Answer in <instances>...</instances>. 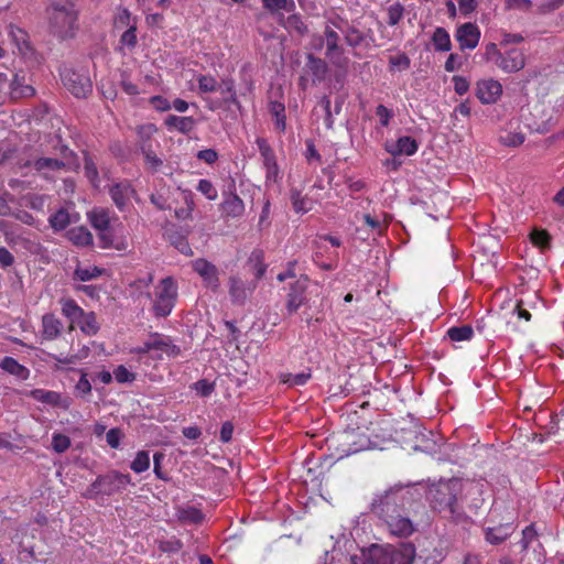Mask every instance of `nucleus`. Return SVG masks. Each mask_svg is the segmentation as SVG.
Returning <instances> with one entry per match:
<instances>
[{
	"label": "nucleus",
	"instance_id": "aec40b11",
	"mask_svg": "<svg viewBox=\"0 0 564 564\" xmlns=\"http://www.w3.org/2000/svg\"><path fill=\"white\" fill-rule=\"evenodd\" d=\"M256 289V283L247 284L237 276L229 279V295L234 304L242 305Z\"/></svg>",
	"mask_w": 564,
	"mask_h": 564
},
{
	"label": "nucleus",
	"instance_id": "37998d69",
	"mask_svg": "<svg viewBox=\"0 0 564 564\" xmlns=\"http://www.w3.org/2000/svg\"><path fill=\"white\" fill-rule=\"evenodd\" d=\"M446 335L452 341H468L474 337V328L470 325L452 326Z\"/></svg>",
	"mask_w": 564,
	"mask_h": 564
},
{
	"label": "nucleus",
	"instance_id": "e2e57ef3",
	"mask_svg": "<svg viewBox=\"0 0 564 564\" xmlns=\"http://www.w3.org/2000/svg\"><path fill=\"white\" fill-rule=\"evenodd\" d=\"M75 391L77 395L82 398H85L86 395H89L91 393V384L87 378L86 372H82V376L75 386Z\"/></svg>",
	"mask_w": 564,
	"mask_h": 564
},
{
	"label": "nucleus",
	"instance_id": "338daca9",
	"mask_svg": "<svg viewBox=\"0 0 564 564\" xmlns=\"http://www.w3.org/2000/svg\"><path fill=\"white\" fill-rule=\"evenodd\" d=\"M150 105L158 111H167L172 108V104L163 96L156 95L149 99Z\"/></svg>",
	"mask_w": 564,
	"mask_h": 564
},
{
	"label": "nucleus",
	"instance_id": "423d86ee",
	"mask_svg": "<svg viewBox=\"0 0 564 564\" xmlns=\"http://www.w3.org/2000/svg\"><path fill=\"white\" fill-rule=\"evenodd\" d=\"M178 288L172 276L162 279L155 286L152 299V312L156 317L169 316L177 301Z\"/></svg>",
	"mask_w": 564,
	"mask_h": 564
},
{
	"label": "nucleus",
	"instance_id": "79ce46f5",
	"mask_svg": "<svg viewBox=\"0 0 564 564\" xmlns=\"http://www.w3.org/2000/svg\"><path fill=\"white\" fill-rule=\"evenodd\" d=\"M48 224L54 231H62L70 224V216L66 208H59L48 217Z\"/></svg>",
	"mask_w": 564,
	"mask_h": 564
},
{
	"label": "nucleus",
	"instance_id": "ea45409f",
	"mask_svg": "<svg viewBox=\"0 0 564 564\" xmlns=\"http://www.w3.org/2000/svg\"><path fill=\"white\" fill-rule=\"evenodd\" d=\"M432 43L434 50L437 52H449L452 50L449 33L442 26H438L434 30L432 35Z\"/></svg>",
	"mask_w": 564,
	"mask_h": 564
},
{
	"label": "nucleus",
	"instance_id": "9b49d317",
	"mask_svg": "<svg viewBox=\"0 0 564 564\" xmlns=\"http://www.w3.org/2000/svg\"><path fill=\"white\" fill-rule=\"evenodd\" d=\"M29 397L37 402L47 404L62 410H69L72 405V399L67 395H63L57 391L45 390V389H33L28 393Z\"/></svg>",
	"mask_w": 564,
	"mask_h": 564
},
{
	"label": "nucleus",
	"instance_id": "864d4df0",
	"mask_svg": "<svg viewBox=\"0 0 564 564\" xmlns=\"http://www.w3.org/2000/svg\"><path fill=\"white\" fill-rule=\"evenodd\" d=\"M70 446V438L62 433H54L52 436V448L62 454L66 452Z\"/></svg>",
	"mask_w": 564,
	"mask_h": 564
},
{
	"label": "nucleus",
	"instance_id": "7ed1b4c3",
	"mask_svg": "<svg viewBox=\"0 0 564 564\" xmlns=\"http://www.w3.org/2000/svg\"><path fill=\"white\" fill-rule=\"evenodd\" d=\"M51 32L66 39L73 36L77 21V12L73 3L67 0L53 1L46 9Z\"/></svg>",
	"mask_w": 564,
	"mask_h": 564
},
{
	"label": "nucleus",
	"instance_id": "f8f14e48",
	"mask_svg": "<svg viewBox=\"0 0 564 564\" xmlns=\"http://www.w3.org/2000/svg\"><path fill=\"white\" fill-rule=\"evenodd\" d=\"M479 28L471 22H466L459 25L455 32V39L459 44L460 51L474 50L477 47L480 40Z\"/></svg>",
	"mask_w": 564,
	"mask_h": 564
},
{
	"label": "nucleus",
	"instance_id": "f3484780",
	"mask_svg": "<svg viewBox=\"0 0 564 564\" xmlns=\"http://www.w3.org/2000/svg\"><path fill=\"white\" fill-rule=\"evenodd\" d=\"M306 75L312 76L314 85L324 82L328 75L329 68L325 59L308 53L304 66Z\"/></svg>",
	"mask_w": 564,
	"mask_h": 564
},
{
	"label": "nucleus",
	"instance_id": "f704fd0d",
	"mask_svg": "<svg viewBox=\"0 0 564 564\" xmlns=\"http://www.w3.org/2000/svg\"><path fill=\"white\" fill-rule=\"evenodd\" d=\"M91 226L99 230L110 228L111 216L109 209L95 208L88 214Z\"/></svg>",
	"mask_w": 564,
	"mask_h": 564
},
{
	"label": "nucleus",
	"instance_id": "f257e3e1",
	"mask_svg": "<svg viewBox=\"0 0 564 564\" xmlns=\"http://www.w3.org/2000/svg\"><path fill=\"white\" fill-rule=\"evenodd\" d=\"M404 487L395 485L373 498L371 511L384 521L391 534L406 538L414 532V525L404 514Z\"/></svg>",
	"mask_w": 564,
	"mask_h": 564
},
{
	"label": "nucleus",
	"instance_id": "9d476101",
	"mask_svg": "<svg viewBox=\"0 0 564 564\" xmlns=\"http://www.w3.org/2000/svg\"><path fill=\"white\" fill-rule=\"evenodd\" d=\"M475 95L484 105L496 104L502 95V85L494 78L479 79L475 86Z\"/></svg>",
	"mask_w": 564,
	"mask_h": 564
},
{
	"label": "nucleus",
	"instance_id": "393cba45",
	"mask_svg": "<svg viewBox=\"0 0 564 564\" xmlns=\"http://www.w3.org/2000/svg\"><path fill=\"white\" fill-rule=\"evenodd\" d=\"M65 162L53 158H39L33 162V167L36 172L41 173L45 178H50V172H58L64 170Z\"/></svg>",
	"mask_w": 564,
	"mask_h": 564
},
{
	"label": "nucleus",
	"instance_id": "a18cd8bd",
	"mask_svg": "<svg viewBox=\"0 0 564 564\" xmlns=\"http://www.w3.org/2000/svg\"><path fill=\"white\" fill-rule=\"evenodd\" d=\"M218 90H220L221 95L224 96V101L226 104L240 108V101L237 98L235 84L232 79L221 80V84L218 85Z\"/></svg>",
	"mask_w": 564,
	"mask_h": 564
},
{
	"label": "nucleus",
	"instance_id": "49530a36",
	"mask_svg": "<svg viewBox=\"0 0 564 564\" xmlns=\"http://www.w3.org/2000/svg\"><path fill=\"white\" fill-rule=\"evenodd\" d=\"M84 173L85 176L88 178L90 184L94 187H97L99 184V173L96 163L94 162L93 158L88 154H85L84 158Z\"/></svg>",
	"mask_w": 564,
	"mask_h": 564
},
{
	"label": "nucleus",
	"instance_id": "58836bf2",
	"mask_svg": "<svg viewBox=\"0 0 564 564\" xmlns=\"http://www.w3.org/2000/svg\"><path fill=\"white\" fill-rule=\"evenodd\" d=\"M269 111L274 119L275 129L280 132H284L286 129V116L284 104L276 100L270 101Z\"/></svg>",
	"mask_w": 564,
	"mask_h": 564
},
{
	"label": "nucleus",
	"instance_id": "69168bd1",
	"mask_svg": "<svg viewBox=\"0 0 564 564\" xmlns=\"http://www.w3.org/2000/svg\"><path fill=\"white\" fill-rule=\"evenodd\" d=\"M376 116L379 118L380 124L382 127H388L391 118L393 117V111L387 108L384 105H378L376 107Z\"/></svg>",
	"mask_w": 564,
	"mask_h": 564
},
{
	"label": "nucleus",
	"instance_id": "412c9836",
	"mask_svg": "<svg viewBox=\"0 0 564 564\" xmlns=\"http://www.w3.org/2000/svg\"><path fill=\"white\" fill-rule=\"evenodd\" d=\"M9 94L11 99L18 100L21 98H29L35 95V89L32 85L25 83V75L17 73L11 82L8 80Z\"/></svg>",
	"mask_w": 564,
	"mask_h": 564
},
{
	"label": "nucleus",
	"instance_id": "3c124183",
	"mask_svg": "<svg viewBox=\"0 0 564 564\" xmlns=\"http://www.w3.org/2000/svg\"><path fill=\"white\" fill-rule=\"evenodd\" d=\"M198 89L200 93H215L218 90V83L212 75H199L197 77Z\"/></svg>",
	"mask_w": 564,
	"mask_h": 564
},
{
	"label": "nucleus",
	"instance_id": "4c0bfd02",
	"mask_svg": "<svg viewBox=\"0 0 564 564\" xmlns=\"http://www.w3.org/2000/svg\"><path fill=\"white\" fill-rule=\"evenodd\" d=\"M262 7L270 12L272 15H281L282 11L293 12L295 11L294 0H261Z\"/></svg>",
	"mask_w": 564,
	"mask_h": 564
},
{
	"label": "nucleus",
	"instance_id": "bf43d9fd",
	"mask_svg": "<svg viewBox=\"0 0 564 564\" xmlns=\"http://www.w3.org/2000/svg\"><path fill=\"white\" fill-rule=\"evenodd\" d=\"M564 4V0H542L536 8L538 13L549 14L560 9Z\"/></svg>",
	"mask_w": 564,
	"mask_h": 564
},
{
	"label": "nucleus",
	"instance_id": "b1692460",
	"mask_svg": "<svg viewBox=\"0 0 564 564\" xmlns=\"http://www.w3.org/2000/svg\"><path fill=\"white\" fill-rule=\"evenodd\" d=\"M291 14L285 19L280 15V24L290 33L299 36H304L308 33V26L304 22L302 15L295 11L290 12Z\"/></svg>",
	"mask_w": 564,
	"mask_h": 564
},
{
	"label": "nucleus",
	"instance_id": "a19ab883",
	"mask_svg": "<svg viewBox=\"0 0 564 564\" xmlns=\"http://www.w3.org/2000/svg\"><path fill=\"white\" fill-rule=\"evenodd\" d=\"M98 239L100 241V247L104 249L115 248L119 251H124L127 249V242L124 240L115 241L111 227L105 230H99Z\"/></svg>",
	"mask_w": 564,
	"mask_h": 564
},
{
	"label": "nucleus",
	"instance_id": "de8ad7c7",
	"mask_svg": "<svg viewBox=\"0 0 564 564\" xmlns=\"http://www.w3.org/2000/svg\"><path fill=\"white\" fill-rule=\"evenodd\" d=\"M150 467V455L147 451H140L137 453L134 459L130 464V468L137 473L141 474L148 470Z\"/></svg>",
	"mask_w": 564,
	"mask_h": 564
},
{
	"label": "nucleus",
	"instance_id": "1a4fd4ad",
	"mask_svg": "<svg viewBox=\"0 0 564 564\" xmlns=\"http://www.w3.org/2000/svg\"><path fill=\"white\" fill-rule=\"evenodd\" d=\"M256 144L262 158L265 170V181L271 183L279 182L281 180V173L273 149L264 138H257Z\"/></svg>",
	"mask_w": 564,
	"mask_h": 564
},
{
	"label": "nucleus",
	"instance_id": "052dcab7",
	"mask_svg": "<svg viewBox=\"0 0 564 564\" xmlns=\"http://www.w3.org/2000/svg\"><path fill=\"white\" fill-rule=\"evenodd\" d=\"M135 373L129 371L123 365L118 366L113 370V378L119 383L132 382L135 380Z\"/></svg>",
	"mask_w": 564,
	"mask_h": 564
},
{
	"label": "nucleus",
	"instance_id": "c9c22d12",
	"mask_svg": "<svg viewBox=\"0 0 564 564\" xmlns=\"http://www.w3.org/2000/svg\"><path fill=\"white\" fill-rule=\"evenodd\" d=\"M67 238L75 246L78 247H87L93 245V235L91 232L84 226L75 227L68 230Z\"/></svg>",
	"mask_w": 564,
	"mask_h": 564
},
{
	"label": "nucleus",
	"instance_id": "a878e982",
	"mask_svg": "<svg viewBox=\"0 0 564 564\" xmlns=\"http://www.w3.org/2000/svg\"><path fill=\"white\" fill-rule=\"evenodd\" d=\"M135 132L138 137V145L141 152L153 149V137L158 132V128L154 123L138 126Z\"/></svg>",
	"mask_w": 564,
	"mask_h": 564
},
{
	"label": "nucleus",
	"instance_id": "e433bc0d",
	"mask_svg": "<svg viewBox=\"0 0 564 564\" xmlns=\"http://www.w3.org/2000/svg\"><path fill=\"white\" fill-rule=\"evenodd\" d=\"M84 334L88 336L96 335L99 330V325L96 319V314L94 312H83V315L75 323Z\"/></svg>",
	"mask_w": 564,
	"mask_h": 564
},
{
	"label": "nucleus",
	"instance_id": "4be33fe9",
	"mask_svg": "<svg viewBox=\"0 0 564 564\" xmlns=\"http://www.w3.org/2000/svg\"><path fill=\"white\" fill-rule=\"evenodd\" d=\"M144 351L159 350L167 357H177L181 355V348L173 344L170 337L155 335L152 341L145 343Z\"/></svg>",
	"mask_w": 564,
	"mask_h": 564
},
{
	"label": "nucleus",
	"instance_id": "72a5a7b5",
	"mask_svg": "<svg viewBox=\"0 0 564 564\" xmlns=\"http://www.w3.org/2000/svg\"><path fill=\"white\" fill-rule=\"evenodd\" d=\"M512 533L511 524H500L495 528H488L485 531V539L488 543L498 545L506 541Z\"/></svg>",
	"mask_w": 564,
	"mask_h": 564
},
{
	"label": "nucleus",
	"instance_id": "13d9d810",
	"mask_svg": "<svg viewBox=\"0 0 564 564\" xmlns=\"http://www.w3.org/2000/svg\"><path fill=\"white\" fill-rule=\"evenodd\" d=\"M196 188L209 200H215L218 196L217 189L208 180H200Z\"/></svg>",
	"mask_w": 564,
	"mask_h": 564
},
{
	"label": "nucleus",
	"instance_id": "774afa93",
	"mask_svg": "<svg viewBox=\"0 0 564 564\" xmlns=\"http://www.w3.org/2000/svg\"><path fill=\"white\" fill-rule=\"evenodd\" d=\"M121 437H122V432L118 427L110 429L106 434L107 444L111 448H115V449L119 448Z\"/></svg>",
	"mask_w": 564,
	"mask_h": 564
},
{
	"label": "nucleus",
	"instance_id": "39448f33",
	"mask_svg": "<svg viewBox=\"0 0 564 564\" xmlns=\"http://www.w3.org/2000/svg\"><path fill=\"white\" fill-rule=\"evenodd\" d=\"M485 57L497 68L506 74H513L522 70L525 66L527 57L522 50L508 48L501 51L497 44L489 43L485 47Z\"/></svg>",
	"mask_w": 564,
	"mask_h": 564
},
{
	"label": "nucleus",
	"instance_id": "603ef678",
	"mask_svg": "<svg viewBox=\"0 0 564 564\" xmlns=\"http://www.w3.org/2000/svg\"><path fill=\"white\" fill-rule=\"evenodd\" d=\"M499 140H500L501 144H503L506 147L516 148V147L521 145L524 142L525 137L521 132H506L505 134H501L499 137Z\"/></svg>",
	"mask_w": 564,
	"mask_h": 564
},
{
	"label": "nucleus",
	"instance_id": "0e129e2a",
	"mask_svg": "<svg viewBox=\"0 0 564 564\" xmlns=\"http://www.w3.org/2000/svg\"><path fill=\"white\" fill-rule=\"evenodd\" d=\"M164 459V454L161 453V452H156L154 453L153 455V473L155 475L156 478L161 479V480H164V481H167L169 480V476L166 473H164L162 470V466H161V463L162 460Z\"/></svg>",
	"mask_w": 564,
	"mask_h": 564
},
{
	"label": "nucleus",
	"instance_id": "c03bdc74",
	"mask_svg": "<svg viewBox=\"0 0 564 564\" xmlns=\"http://www.w3.org/2000/svg\"><path fill=\"white\" fill-rule=\"evenodd\" d=\"M178 519L183 523L200 524L205 519V514L200 509L191 506L178 511Z\"/></svg>",
	"mask_w": 564,
	"mask_h": 564
},
{
	"label": "nucleus",
	"instance_id": "5fc2aeb1",
	"mask_svg": "<svg viewBox=\"0 0 564 564\" xmlns=\"http://www.w3.org/2000/svg\"><path fill=\"white\" fill-rule=\"evenodd\" d=\"M404 8L401 3L397 2L388 8V20L387 23L390 26L397 25L403 18Z\"/></svg>",
	"mask_w": 564,
	"mask_h": 564
},
{
	"label": "nucleus",
	"instance_id": "6ab92c4d",
	"mask_svg": "<svg viewBox=\"0 0 564 564\" xmlns=\"http://www.w3.org/2000/svg\"><path fill=\"white\" fill-rule=\"evenodd\" d=\"M384 150L392 156L415 154L419 150V143L412 137H400L395 142L387 141L384 143Z\"/></svg>",
	"mask_w": 564,
	"mask_h": 564
},
{
	"label": "nucleus",
	"instance_id": "473e14b6",
	"mask_svg": "<svg viewBox=\"0 0 564 564\" xmlns=\"http://www.w3.org/2000/svg\"><path fill=\"white\" fill-rule=\"evenodd\" d=\"M415 557V549L413 544H402L391 553L390 564H413Z\"/></svg>",
	"mask_w": 564,
	"mask_h": 564
},
{
	"label": "nucleus",
	"instance_id": "6e6d98bb",
	"mask_svg": "<svg viewBox=\"0 0 564 564\" xmlns=\"http://www.w3.org/2000/svg\"><path fill=\"white\" fill-rule=\"evenodd\" d=\"M193 390L197 392L200 397H209L215 390V383L208 381L207 379H200L194 382L191 387Z\"/></svg>",
	"mask_w": 564,
	"mask_h": 564
},
{
	"label": "nucleus",
	"instance_id": "bb28decb",
	"mask_svg": "<svg viewBox=\"0 0 564 564\" xmlns=\"http://www.w3.org/2000/svg\"><path fill=\"white\" fill-rule=\"evenodd\" d=\"M290 200L292 208L296 214H306L314 207V200L307 195H303L302 192L297 188H291Z\"/></svg>",
	"mask_w": 564,
	"mask_h": 564
},
{
	"label": "nucleus",
	"instance_id": "09e8293b",
	"mask_svg": "<svg viewBox=\"0 0 564 564\" xmlns=\"http://www.w3.org/2000/svg\"><path fill=\"white\" fill-rule=\"evenodd\" d=\"M530 239H531L532 245L540 249L550 248L551 236L544 229H534L530 235Z\"/></svg>",
	"mask_w": 564,
	"mask_h": 564
},
{
	"label": "nucleus",
	"instance_id": "4d7b16f0",
	"mask_svg": "<svg viewBox=\"0 0 564 564\" xmlns=\"http://www.w3.org/2000/svg\"><path fill=\"white\" fill-rule=\"evenodd\" d=\"M142 154L144 156L147 169H149L152 172L159 171V169L163 164V161L155 154L153 149H150L149 151H143Z\"/></svg>",
	"mask_w": 564,
	"mask_h": 564
},
{
	"label": "nucleus",
	"instance_id": "f03ea898",
	"mask_svg": "<svg viewBox=\"0 0 564 564\" xmlns=\"http://www.w3.org/2000/svg\"><path fill=\"white\" fill-rule=\"evenodd\" d=\"M463 487V480L459 478L441 480L432 485L427 492L431 507L441 513H445L452 520L459 521L464 516L463 508L458 503Z\"/></svg>",
	"mask_w": 564,
	"mask_h": 564
},
{
	"label": "nucleus",
	"instance_id": "0eeeda50",
	"mask_svg": "<svg viewBox=\"0 0 564 564\" xmlns=\"http://www.w3.org/2000/svg\"><path fill=\"white\" fill-rule=\"evenodd\" d=\"M319 45H315L314 50H322L325 46V57L338 68L347 66L348 59L344 56L345 48L340 45V36L338 30L332 24V19L325 23L323 34L318 36Z\"/></svg>",
	"mask_w": 564,
	"mask_h": 564
},
{
	"label": "nucleus",
	"instance_id": "6e6552de",
	"mask_svg": "<svg viewBox=\"0 0 564 564\" xmlns=\"http://www.w3.org/2000/svg\"><path fill=\"white\" fill-rule=\"evenodd\" d=\"M61 79L65 88L77 98H85L91 93V80L86 72H79L70 67H64Z\"/></svg>",
	"mask_w": 564,
	"mask_h": 564
},
{
	"label": "nucleus",
	"instance_id": "2f4dec72",
	"mask_svg": "<svg viewBox=\"0 0 564 564\" xmlns=\"http://www.w3.org/2000/svg\"><path fill=\"white\" fill-rule=\"evenodd\" d=\"M59 304L62 314L70 322V329H73L84 310L73 299H61Z\"/></svg>",
	"mask_w": 564,
	"mask_h": 564
},
{
	"label": "nucleus",
	"instance_id": "20e7f679",
	"mask_svg": "<svg viewBox=\"0 0 564 564\" xmlns=\"http://www.w3.org/2000/svg\"><path fill=\"white\" fill-rule=\"evenodd\" d=\"M131 482L128 474L111 470L107 474L99 475L89 487L83 492L86 499H97L98 497H110L122 492Z\"/></svg>",
	"mask_w": 564,
	"mask_h": 564
},
{
	"label": "nucleus",
	"instance_id": "c85d7f7f",
	"mask_svg": "<svg viewBox=\"0 0 564 564\" xmlns=\"http://www.w3.org/2000/svg\"><path fill=\"white\" fill-rule=\"evenodd\" d=\"M9 37L20 54L26 55L31 51L29 34L23 29L11 24L9 26Z\"/></svg>",
	"mask_w": 564,
	"mask_h": 564
},
{
	"label": "nucleus",
	"instance_id": "c756f323",
	"mask_svg": "<svg viewBox=\"0 0 564 564\" xmlns=\"http://www.w3.org/2000/svg\"><path fill=\"white\" fill-rule=\"evenodd\" d=\"M0 368L20 380H26L30 377V370L13 357H4L0 361Z\"/></svg>",
	"mask_w": 564,
	"mask_h": 564
},
{
	"label": "nucleus",
	"instance_id": "8fccbe9b",
	"mask_svg": "<svg viewBox=\"0 0 564 564\" xmlns=\"http://www.w3.org/2000/svg\"><path fill=\"white\" fill-rule=\"evenodd\" d=\"M102 273V270L98 267H90V268H76L74 272V278L76 280H79L82 282L94 280L98 276H100Z\"/></svg>",
	"mask_w": 564,
	"mask_h": 564
},
{
	"label": "nucleus",
	"instance_id": "7c9ffc66",
	"mask_svg": "<svg viewBox=\"0 0 564 564\" xmlns=\"http://www.w3.org/2000/svg\"><path fill=\"white\" fill-rule=\"evenodd\" d=\"M279 382L288 386L289 388L302 387L305 386L312 378V370L307 368L306 370L293 375L290 372H281L278 376Z\"/></svg>",
	"mask_w": 564,
	"mask_h": 564
},
{
	"label": "nucleus",
	"instance_id": "ddd939ff",
	"mask_svg": "<svg viewBox=\"0 0 564 564\" xmlns=\"http://www.w3.org/2000/svg\"><path fill=\"white\" fill-rule=\"evenodd\" d=\"M332 24L344 35L348 46L356 48L365 41L364 32L340 17L332 18Z\"/></svg>",
	"mask_w": 564,
	"mask_h": 564
},
{
	"label": "nucleus",
	"instance_id": "dca6fc26",
	"mask_svg": "<svg viewBox=\"0 0 564 564\" xmlns=\"http://www.w3.org/2000/svg\"><path fill=\"white\" fill-rule=\"evenodd\" d=\"M193 270L203 279L205 285L212 290L219 288L218 269L206 259L199 258L193 261Z\"/></svg>",
	"mask_w": 564,
	"mask_h": 564
},
{
	"label": "nucleus",
	"instance_id": "4468645a",
	"mask_svg": "<svg viewBox=\"0 0 564 564\" xmlns=\"http://www.w3.org/2000/svg\"><path fill=\"white\" fill-rule=\"evenodd\" d=\"M307 281L306 276H302L291 284L286 300V310L290 315L306 302Z\"/></svg>",
	"mask_w": 564,
	"mask_h": 564
},
{
	"label": "nucleus",
	"instance_id": "680f3d73",
	"mask_svg": "<svg viewBox=\"0 0 564 564\" xmlns=\"http://www.w3.org/2000/svg\"><path fill=\"white\" fill-rule=\"evenodd\" d=\"M464 65V58L457 53H451L444 64V68L448 73L458 70Z\"/></svg>",
	"mask_w": 564,
	"mask_h": 564
},
{
	"label": "nucleus",
	"instance_id": "a211bd4d",
	"mask_svg": "<svg viewBox=\"0 0 564 564\" xmlns=\"http://www.w3.org/2000/svg\"><path fill=\"white\" fill-rule=\"evenodd\" d=\"M197 120L193 117H182L167 115L163 120V126L169 132H178L188 135L196 128Z\"/></svg>",
	"mask_w": 564,
	"mask_h": 564
},
{
	"label": "nucleus",
	"instance_id": "5701e85b",
	"mask_svg": "<svg viewBox=\"0 0 564 564\" xmlns=\"http://www.w3.org/2000/svg\"><path fill=\"white\" fill-rule=\"evenodd\" d=\"M63 332V324L53 313H46L42 316L41 336L44 340H54Z\"/></svg>",
	"mask_w": 564,
	"mask_h": 564
},
{
	"label": "nucleus",
	"instance_id": "cd10ccee",
	"mask_svg": "<svg viewBox=\"0 0 564 564\" xmlns=\"http://www.w3.org/2000/svg\"><path fill=\"white\" fill-rule=\"evenodd\" d=\"M221 212L226 217H240L245 212L243 200L236 194H229L221 204Z\"/></svg>",
	"mask_w": 564,
	"mask_h": 564
},
{
	"label": "nucleus",
	"instance_id": "2eb2a0df",
	"mask_svg": "<svg viewBox=\"0 0 564 564\" xmlns=\"http://www.w3.org/2000/svg\"><path fill=\"white\" fill-rule=\"evenodd\" d=\"M109 193L116 207L120 212H126L131 205L130 200L135 191L128 181H123L112 185Z\"/></svg>",
	"mask_w": 564,
	"mask_h": 564
}]
</instances>
